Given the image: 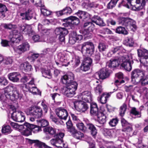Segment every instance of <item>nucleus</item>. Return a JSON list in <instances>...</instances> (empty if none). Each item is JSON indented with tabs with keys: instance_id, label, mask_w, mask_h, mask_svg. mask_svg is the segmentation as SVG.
<instances>
[{
	"instance_id": "1",
	"label": "nucleus",
	"mask_w": 148,
	"mask_h": 148,
	"mask_svg": "<svg viewBox=\"0 0 148 148\" xmlns=\"http://www.w3.org/2000/svg\"><path fill=\"white\" fill-rule=\"evenodd\" d=\"M62 82L66 85L63 88L64 95L68 97H73L75 94V91L77 89V84L73 81L74 76L72 73H69L62 76L61 78Z\"/></svg>"
},
{
	"instance_id": "2",
	"label": "nucleus",
	"mask_w": 148,
	"mask_h": 148,
	"mask_svg": "<svg viewBox=\"0 0 148 148\" xmlns=\"http://www.w3.org/2000/svg\"><path fill=\"white\" fill-rule=\"evenodd\" d=\"M132 82L134 83L140 84L142 86L148 85V75L140 69H134L131 73Z\"/></svg>"
},
{
	"instance_id": "3",
	"label": "nucleus",
	"mask_w": 148,
	"mask_h": 148,
	"mask_svg": "<svg viewBox=\"0 0 148 148\" xmlns=\"http://www.w3.org/2000/svg\"><path fill=\"white\" fill-rule=\"evenodd\" d=\"M82 53L84 56H91L95 51V47L93 43L90 41L86 42L81 45Z\"/></svg>"
},
{
	"instance_id": "4",
	"label": "nucleus",
	"mask_w": 148,
	"mask_h": 148,
	"mask_svg": "<svg viewBox=\"0 0 148 148\" xmlns=\"http://www.w3.org/2000/svg\"><path fill=\"white\" fill-rule=\"evenodd\" d=\"M118 20L119 24L120 25L127 27L132 29L136 28L135 21L129 18L119 17Z\"/></svg>"
},
{
	"instance_id": "5",
	"label": "nucleus",
	"mask_w": 148,
	"mask_h": 148,
	"mask_svg": "<svg viewBox=\"0 0 148 148\" xmlns=\"http://www.w3.org/2000/svg\"><path fill=\"white\" fill-rule=\"evenodd\" d=\"M27 114V115L33 116L35 118H39L42 116V111L40 107H32L28 109Z\"/></svg>"
},
{
	"instance_id": "6",
	"label": "nucleus",
	"mask_w": 148,
	"mask_h": 148,
	"mask_svg": "<svg viewBox=\"0 0 148 148\" xmlns=\"http://www.w3.org/2000/svg\"><path fill=\"white\" fill-rule=\"evenodd\" d=\"M26 127L25 131L23 133V135L28 136L31 134L32 131L34 133H37L41 130V128L39 126L25 123Z\"/></svg>"
},
{
	"instance_id": "7",
	"label": "nucleus",
	"mask_w": 148,
	"mask_h": 148,
	"mask_svg": "<svg viewBox=\"0 0 148 148\" xmlns=\"http://www.w3.org/2000/svg\"><path fill=\"white\" fill-rule=\"evenodd\" d=\"M84 101H75L73 103L75 109L81 112H84L89 108L88 105Z\"/></svg>"
},
{
	"instance_id": "8",
	"label": "nucleus",
	"mask_w": 148,
	"mask_h": 148,
	"mask_svg": "<svg viewBox=\"0 0 148 148\" xmlns=\"http://www.w3.org/2000/svg\"><path fill=\"white\" fill-rule=\"evenodd\" d=\"M54 32L56 35H59L58 39L62 42L64 41L65 36L68 34V32L65 28L59 27L56 29Z\"/></svg>"
},
{
	"instance_id": "9",
	"label": "nucleus",
	"mask_w": 148,
	"mask_h": 148,
	"mask_svg": "<svg viewBox=\"0 0 148 148\" xmlns=\"http://www.w3.org/2000/svg\"><path fill=\"white\" fill-rule=\"evenodd\" d=\"M9 39L10 40V42L12 43H17L23 39L22 36L19 32L17 30H14L13 31L12 35L10 34L8 37Z\"/></svg>"
},
{
	"instance_id": "10",
	"label": "nucleus",
	"mask_w": 148,
	"mask_h": 148,
	"mask_svg": "<svg viewBox=\"0 0 148 148\" xmlns=\"http://www.w3.org/2000/svg\"><path fill=\"white\" fill-rule=\"evenodd\" d=\"M7 88L12 90V93L11 95L10 100L13 101L18 99H21L22 97V95L19 93L15 86L10 85Z\"/></svg>"
},
{
	"instance_id": "11",
	"label": "nucleus",
	"mask_w": 148,
	"mask_h": 148,
	"mask_svg": "<svg viewBox=\"0 0 148 148\" xmlns=\"http://www.w3.org/2000/svg\"><path fill=\"white\" fill-rule=\"evenodd\" d=\"M11 118L15 121L22 122L25 120V117L23 113L19 111L13 112L12 114Z\"/></svg>"
},
{
	"instance_id": "12",
	"label": "nucleus",
	"mask_w": 148,
	"mask_h": 148,
	"mask_svg": "<svg viewBox=\"0 0 148 148\" xmlns=\"http://www.w3.org/2000/svg\"><path fill=\"white\" fill-rule=\"evenodd\" d=\"M83 26L84 28H86L83 32L85 35L91 34L95 29V25L91 22L84 23Z\"/></svg>"
},
{
	"instance_id": "13",
	"label": "nucleus",
	"mask_w": 148,
	"mask_h": 148,
	"mask_svg": "<svg viewBox=\"0 0 148 148\" xmlns=\"http://www.w3.org/2000/svg\"><path fill=\"white\" fill-rule=\"evenodd\" d=\"M56 113L60 119L66 120L68 115L67 110L62 107H60L56 109Z\"/></svg>"
},
{
	"instance_id": "14",
	"label": "nucleus",
	"mask_w": 148,
	"mask_h": 148,
	"mask_svg": "<svg viewBox=\"0 0 148 148\" xmlns=\"http://www.w3.org/2000/svg\"><path fill=\"white\" fill-rule=\"evenodd\" d=\"M138 56L140 58V62L146 61L148 63V51L145 49H142L137 50Z\"/></svg>"
},
{
	"instance_id": "15",
	"label": "nucleus",
	"mask_w": 148,
	"mask_h": 148,
	"mask_svg": "<svg viewBox=\"0 0 148 148\" xmlns=\"http://www.w3.org/2000/svg\"><path fill=\"white\" fill-rule=\"evenodd\" d=\"M121 57H117L114 59H112L106 63L107 66L110 68H114L118 66L120 64L121 60Z\"/></svg>"
},
{
	"instance_id": "16",
	"label": "nucleus",
	"mask_w": 148,
	"mask_h": 148,
	"mask_svg": "<svg viewBox=\"0 0 148 148\" xmlns=\"http://www.w3.org/2000/svg\"><path fill=\"white\" fill-rule=\"evenodd\" d=\"M109 75V73L107 69L103 68L95 73V76L96 78L98 77L99 79H104L107 77Z\"/></svg>"
},
{
	"instance_id": "17",
	"label": "nucleus",
	"mask_w": 148,
	"mask_h": 148,
	"mask_svg": "<svg viewBox=\"0 0 148 148\" xmlns=\"http://www.w3.org/2000/svg\"><path fill=\"white\" fill-rule=\"evenodd\" d=\"M120 59L122 60L121 62H122L121 64V66L126 70L128 71H130L132 67L131 63L129 60L126 59V58L123 56H121Z\"/></svg>"
},
{
	"instance_id": "18",
	"label": "nucleus",
	"mask_w": 148,
	"mask_h": 148,
	"mask_svg": "<svg viewBox=\"0 0 148 148\" xmlns=\"http://www.w3.org/2000/svg\"><path fill=\"white\" fill-rule=\"evenodd\" d=\"M122 125L123 127L122 131L123 132H130L132 131V125L128 123L125 119L122 118L121 120Z\"/></svg>"
},
{
	"instance_id": "19",
	"label": "nucleus",
	"mask_w": 148,
	"mask_h": 148,
	"mask_svg": "<svg viewBox=\"0 0 148 148\" xmlns=\"http://www.w3.org/2000/svg\"><path fill=\"white\" fill-rule=\"evenodd\" d=\"M7 123L10 124L11 126L20 131H21L23 135V133L25 131L26 125L25 123L23 125H19L17 123L13 122L10 121H8Z\"/></svg>"
},
{
	"instance_id": "20",
	"label": "nucleus",
	"mask_w": 148,
	"mask_h": 148,
	"mask_svg": "<svg viewBox=\"0 0 148 148\" xmlns=\"http://www.w3.org/2000/svg\"><path fill=\"white\" fill-rule=\"evenodd\" d=\"M33 12L30 9H28L24 13L20 14V16L23 20L29 21L31 19L33 14Z\"/></svg>"
},
{
	"instance_id": "21",
	"label": "nucleus",
	"mask_w": 148,
	"mask_h": 148,
	"mask_svg": "<svg viewBox=\"0 0 148 148\" xmlns=\"http://www.w3.org/2000/svg\"><path fill=\"white\" fill-rule=\"evenodd\" d=\"M82 99L83 101L90 103L92 100V95L90 92L85 91L81 93Z\"/></svg>"
},
{
	"instance_id": "22",
	"label": "nucleus",
	"mask_w": 148,
	"mask_h": 148,
	"mask_svg": "<svg viewBox=\"0 0 148 148\" xmlns=\"http://www.w3.org/2000/svg\"><path fill=\"white\" fill-rule=\"evenodd\" d=\"M30 45L27 42L23 43L21 45L18 46L16 48H14V50L16 51H19L21 52L29 50Z\"/></svg>"
},
{
	"instance_id": "23",
	"label": "nucleus",
	"mask_w": 148,
	"mask_h": 148,
	"mask_svg": "<svg viewBox=\"0 0 148 148\" xmlns=\"http://www.w3.org/2000/svg\"><path fill=\"white\" fill-rule=\"evenodd\" d=\"M43 131L47 135L50 136H54L55 137L56 134L57 129L51 126L45 127L43 129Z\"/></svg>"
},
{
	"instance_id": "24",
	"label": "nucleus",
	"mask_w": 148,
	"mask_h": 148,
	"mask_svg": "<svg viewBox=\"0 0 148 148\" xmlns=\"http://www.w3.org/2000/svg\"><path fill=\"white\" fill-rule=\"evenodd\" d=\"M8 78L13 82H18L21 77V74L18 72H14L10 73L8 75Z\"/></svg>"
},
{
	"instance_id": "25",
	"label": "nucleus",
	"mask_w": 148,
	"mask_h": 148,
	"mask_svg": "<svg viewBox=\"0 0 148 148\" xmlns=\"http://www.w3.org/2000/svg\"><path fill=\"white\" fill-rule=\"evenodd\" d=\"M91 20L92 22L99 26L103 27L106 25V24L103 19L98 16H93L91 18Z\"/></svg>"
},
{
	"instance_id": "26",
	"label": "nucleus",
	"mask_w": 148,
	"mask_h": 148,
	"mask_svg": "<svg viewBox=\"0 0 148 148\" xmlns=\"http://www.w3.org/2000/svg\"><path fill=\"white\" fill-rule=\"evenodd\" d=\"M83 37L81 35H76V33H73V35H70L69 37V42L71 45L74 44L77 40L82 39Z\"/></svg>"
},
{
	"instance_id": "27",
	"label": "nucleus",
	"mask_w": 148,
	"mask_h": 148,
	"mask_svg": "<svg viewBox=\"0 0 148 148\" xmlns=\"http://www.w3.org/2000/svg\"><path fill=\"white\" fill-rule=\"evenodd\" d=\"M66 19L67 20V23H68L70 26H71L72 25H77L80 22L79 19L75 16H71L66 18Z\"/></svg>"
},
{
	"instance_id": "28",
	"label": "nucleus",
	"mask_w": 148,
	"mask_h": 148,
	"mask_svg": "<svg viewBox=\"0 0 148 148\" xmlns=\"http://www.w3.org/2000/svg\"><path fill=\"white\" fill-rule=\"evenodd\" d=\"M90 113L93 116H97L99 112H101L98 111V108L97 104L92 102L90 104Z\"/></svg>"
},
{
	"instance_id": "29",
	"label": "nucleus",
	"mask_w": 148,
	"mask_h": 148,
	"mask_svg": "<svg viewBox=\"0 0 148 148\" xmlns=\"http://www.w3.org/2000/svg\"><path fill=\"white\" fill-rule=\"evenodd\" d=\"M20 29L21 32L25 33V34H28L29 35H30L33 32L31 26L28 25H21Z\"/></svg>"
},
{
	"instance_id": "30",
	"label": "nucleus",
	"mask_w": 148,
	"mask_h": 148,
	"mask_svg": "<svg viewBox=\"0 0 148 148\" xmlns=\"http://www.w3.org/2000/svg\"><path fill=\"white\" fill-rule=\"evenodd\" d=\"M86 125L91 135L94 137L95 136L97 133V130L94 125L91 123L87 122Z\"/></svg>"
},
{
	"instance_id": "31",
	"label": "nucleus",
	"mask_w": 148,
	"mask_h": 148,
	"mask_svg": "<svg viewBox=\"0 0 148 148\" xmlns=\"http://www.w3.org/2000/svg\"><path fill=\"white\" fill-rule=\"evenodd\" d=\"M20 68L23 71L25 72H29L32 71L33 69L30 64L28 62H26L21 64Z\"/></svg>"
},
{
	"instance_id": "32",
	"label": "nucleus",
	"mask_w": 148,
	"mask_h": 148,
	"mask_svg": "<svg viewBox=\"0 0 148 148\" xmlns=\"http://www.w3.org/2000/svg\"><path fill=\"white\" fill-rule=\"evenodd\" d=\"M29 143L31 144L35 143V145L39 148H50L49 146L46 145L45 143L41 142L38 140H31L29 139Z\"/></svg>"
},
{
	"instance_id": "33",
	"label": "nucleus",
	"mask_w": 148,
	"mask_h": 148,
	"mask_svg": "<svg viewBox=\"0 0 148 148\" xmlns=\"http://www.w3.org/2000/svg\"><path fill=\"white\" fill-rule=\"evenodd\" d=\"M72 12L71 9L69 7H67L64 8L62 10L56 12V14L58 16L63 14H70Z\"/></svg>"
},
{
	"instance_id": "34",
	"label": "nucleus",
	"mask_w": 148,
	"mask_h": 148,
	"mask_svg": "<svg viewBox=\"0 0 148 148\" xmlns=\"http://www.w3.org/2000/svg\"><path fill=\"white\" fill-rule=\"evenodd\" d=\"M111 93H103L100 97H98V100L102 104L106 103L108 99L110 97Z\"/></svg>"
},
{
	"instance_id": "35",
	"label": "nucleus",
	"mask_w": 148,
	"mask_h": 148,
	"mask_svg": "<svg viewBox=\"0 0 148 148\" xmlns=\"http://www.w3.org/2000/svg\"><path fill=\"white\" fill-rule=\"evenodd\" d=\"M116 78L118 79L116 80L114 84L116 86H118L125 82L124 80L121 79L123 77V75L122 73H119L116 74Z\"/></svg>"
},
{
	"instance_id": "36",
	"label": "nucleus",
	"mask_w": 148,
	"mask_h": 148,
	"mask_svg": "<svg viewBox=\"0 0 148 148\" xmlns=\"http://www.w3.org/2000/svg\"><path fill=\"white\" fill-rule=\"evenodd\" d=\"M96 116L98 122L101 124H103L106 123V117L102 112H99Z\"/></svg>"
},
{
	"instance_id": "37",
	"label": "nucleus",
	"mask_w": 148,
	"mask_h": 148,
	"mask_svg": "<svg viewBox=\"0 0 148 148\" xmlns=\"http://www.w3.org/2000/svg\"><path fill=\"white\" fill-rule=\"evenodd\" d=\"M123 43L127 46L130 47H133L134 45V41L133 38L128 37H126L123 41Z\"/></svg>"
},
{
	"instance_id": "38",
	"label": "nucleus",
	"mask_w": 148,
	"mask_h": 148,
	"mask_svg": "<svg viewBox=\"0 0 148 148\" xmlns=\"http://www.w3.org/2000/svg\"><path fill=\"white\" fill-rule=\"evenodd\" d=\"M41 70L43 77L45 78L47 77L49 79L51 78L52 74L49 69L42 68H41Z\"/></svg>"
},
{
	"instance_id": "39",
	"label": "nucleus",
	"mask_w": 148,
	"mask_h": 148,
	"mask_svg": "<svg viewBox=\"0 0 148 148\" xmlns=\"http://www.w3.org/2000/svg\"><path fill=\"white\" fill-rule=\"evenodd\" d=\"M73 136L77 139H81L84 137V134L80 132L77 131L75 129L72 132H71Z\"/></svg>"
},
{
	"instance_id": "40",
	"label": "nucleus",
	"mask_w": 148,
	"mask_h": 148,
	"mask_svg": "<svg viewBox=\"0 0 148 148\" xmlns=\"http://www.w3.org/2000/svg\"><path fill=\"white\" fill-rule=\"evenodd\" d=\"M12 131V130L9 125H4L2 127L1 132L2 133L5 134H9Z\"/></svg>"
},
{
	"instance_id": "41",
	"label": "nucleus",
	"mask_w": 148,
	"mask_h": 148,
	"mask_svg": "<svg viewBox=\"0 0 148 148\" xmlns=\"http://www.w3.org/2000/svg\"><path fill=\"white\" fill-rule=\"evenodd\" d=\"M108 47V45L104 42L99 43L98 46L99 51L101 53L106 51Z\"/></svg>"
},
{
	"instance_id": "42",
	"label": "nucleus",
	"mask_w": 148,
	"mask_h": 148,
	"mask_svg": "<svg viewBox=\"0 0 148 148\" xmlns=\"http://www.w3.org/2000/svg\"><path fill=\"white\" fill-rule=\"evenodd\" d=\"M116 32L119 34H122L124 35H127L128 32L125 28L123 27L119 26L117 27L116 30Z\"/></svg>"
},
{
	"instance_id": "43",
	"label": "nucleus",
	"mask_w": 148,
	"mask_h": 148,
	"mask_svg": "<svg viewBox=\"0 0 148 148\" xmlns=\"http://www.w3.org/2000/svg\"><path fill=\"white\" fill-rule=\"evenodd\" d=\"M140 62L142 64L140 70L145 73V75H148L146 74V72L148 70V63L146 61H142V62Z\"/></svg>"
},
{
	"instance_id": "44",
	"label": "nucleus",
	"mask_w": 148,
	"mask_h": 148,
	"mask_svg": "<svg viewBox=\"0 0 148 148\" xmlns=\"http://www.w3.org/2000/svg\"><path fill=\"white\" fill-rule=\"evenodd\" d=\"M114 130L113 129H103V134L106 136H112L114 132Z\"/></svg>"
},
{
	"instance_id": "45",
	"label": "nucleus",
	"mask_w": 148,
	"mask_h": 148,
	"mask_svg": "<svg viewBox=\"0 0 148 148\" xmlns=\"http://www.w3.org/2000/svg\"><path fill=\"white\" fill-rule=\"evenodd\" d=\"M66 124L68 131L70 133L72 132L75 129L73 126L72 121L70 119L69 120L66 122Z\"/></svg>"
},
{
	"instance_id": "46",
	"label": "nucleus",
	"mask_w": 148,
	"mask_h": 148,
	"mask_svg": "<svg viewBox=\"0 0 148 148\" xmlns=\"http://www.w3.org/2000/svg\"><path fill=\"white\" fill-rule=\"evenodd\" d=\"M130 113L137 117H140L141 116V112L138 111L136 108L135 107L132 108L130 110Z\"/></svg>"
},
{
	"instance_id": "47",
	"label": "nucleus",
	"mask_w": 148,
	"mask_h": 148,
	"mask_svg": "<svg viewBox=\"0 0 148 148\" xmlns=\"http://www.w3.org/2000/svg\"><path fill=\"white\" fill-rule=\"evenodd\" d=\"M76 125L79 130L84 132L86 130V127L82 122H76Z\"/></svg>"
},
{
	"instance_id": "48",
	"label": "nucleus",
	"mask_w": 148,
	"mask_h": 148,
	"mask_svg": "<svg viewBox=\"0 0 148 148\" xmlns=\"http://www.w3.org/2000/svg\"><path fill=\"white\" fill-rule=\"evenodd\" d=\"M123 49L122 47L120 46H114L112 47L110 50V52L112 54L115 53L117 52H119Z\"/></svg>"
},
{
	"instance_id": "49",
	"label": "nucleus",
	"mask_w": 148,
	"mask_h": 148,
	"mask_svg": "<svg viewBox=\"0 0 148 148\" xmlns=\"http://www.w3.org/2000/svg\"><path fill=\"white\" fill-rule=\"evenodd\" d=\"M127 109L126 104L124 103L123 105L120 107L119 114L121 116H123L125 114Z\"/></svg>"
},
{
	"instance_id": "50",
	"label": "nucleus",
	"mask_w": 148,
	"mask_h": 148,
	"mask_svg": "<svg viewBox=\"0 0 148 148\" xmlns=\"http://www.w3.org/2000/svg\"><path fill=\"white\" fill-rule=\"evenodd\" d=\"M7 11V8L6 6L3 4L0 3V14H2L4 17L5 16V14L3 13Z\"/></svg>"
},
{
	"instance_id": "51",
	"label": "nucleus",
	"mask_w": 148,
	"mask_h": 148,
	"mask_svg": "<svg viewBox=\"0 0 148 148\" xmlns=\"http://www.w3.org/2000/svg\"><path fill=\"white\" fill-rule=\"evenodd\" d=\"M119 0H111L110 2L108 4V8L112 9L114 7Z\"/></svg>"
},
{
	"instance_id": "52",
	"label": "nucleus",
	"mask_w": 148,
	"mask_h": 148,
	"mask_svg": "<svg viewBox=\"0 0 148 148\" xmlns=\"http://www.w3.org/2000/svg\"><path fill=\"white\" fill-rule=\"evenodd\" d=\"M82 63L90 66L92 63V60L90 57H86L84 59Z\"/></svg>"
},
{
	"instance_id": "53",
	"label": "nucleus",
	"mask_w": 148,
	"mask_h": 148,
	"mask_svg": "<svg viewBox=\"0 0 148 148\" xmlns=\"http://www.w3.org/2000/svg\"><path fill=\"white\" fill-rule=\"evenodd\" d=\"M94 90L96 94L99 95L102 92V86L100 84L98 85L95 88Z\"/></svg>"
},
{
	"instance_id": "54",
	"label": "nucleus",
	"mask_w": 148,
	"mask_h": 148,
	"mask_svg": "<svg viewBox=\"0 0 148 148\" xmlns=\"http://www.w3.org/2000/svg\"><path fill=\"white\" fill-rule=\"evenodd\" d=\"M119 120L117 118H113L111 120L109 123L110 126L112 127L115 126L118 122Z\"/></svg>"
},
{
	"instance_id": "55",
	"label": "nucleus",
	"mask_w": 148,
	"mask_h": 148,
	"mask_svg": "<svg viewBox=\"0 0 148 148\" xmlns=\"http://www.w3.org/2000/svg\"><path fill=\"white\" fill-rule=\"evenodd\" d=\"M2 26L5 29L9 30L12 29L15 27L14 25H12L11 23H3L2 24Z\"/></svg>"
},
{
	"instance_id": "56",
	"label": "nucleus",
	"mask_w": 148,
	"mask_h": 148,
	"mask_svg": "<svg viewBox=\"0 0 148 148\" xmlns=\"http://www.w3.org/2000/svg\"><path fill=\"white\" fill-rule=\"evenodd\" d=\"M89 141H87V142L89 144V147L88 148H95V143L93 140H92L91 137H89Z\"/></svg>"
},
{
	"instance_id": "57",
	"label": "nucleus",
	"mask_w": 148,
	"mask_h": 148,
	"mask_svg": "<svg viewBox=\"0 0 148 148\" xmlns=\"http://www.w3.org/2000/svg\"><path fill=\"white\" fill-rule=\"evenodd\" d=\"M90 66L86 65L83 63H82L80 66L81 69L84 71H88L90 69Z\"/></svg>"
},
{
	"instance_id": "58",
	"label": "nucleus",
	"mask_w": 148,
	"mask_h": 148,
	"mask_svg": "<svg viewBox=\"0 0 148 148\" xmlns=\"http://www.w3.org/2000/svg\"><path fill=\"white\" fill-rule=\"evenodd\" d=\"M42 13L45 16H47L51 14V12L45 8H42L41 10Z\"/></svg>"
},
{
	"instance_id": "59",
	"label": "nucleus",
	"mask_w": 148,
	"mask_h": 148,
	"mask_svg": "<svg viewBox=\"0 0 148 148\" xmlns=\"http://www.w3.org/2000/svg\"><path fill=\"white\" fill-rule=\"evenodd\" d=\"M8 86H7V87L5 88L4 90V94L5 95L6 98L10 99L11 95L9 93V90L10 89L9 88H7Z\"/></svg>"
},
{
	"instance_id": "60",
	"label": "nucleus",
	"mask_w": 148,
	"mask_h": 148,
	"mask_svg": "<svg viewBox=\"0 0 148 148\" xmlns=\"http://www.w3.org/2000/svg\"><path fill=\"white\" fill-rule=\"evenodd\" d=\"M40 123L41 126L42 127H46L49 125V122L47 120L42 119L40 120Z\"/></svg>"
},
{
	"instance_id": "61",
	"label": "nucleus",
	"mask_w": 148,
	"mask_h": 148,
	"mask_svg": "<svg viewBox=\"0 0 148 148\" xmlns=\"http://www.w3.org/2000/svg\"><path fill=\"white\" fill-rule=\"evenodd\" d=\"M8 84V81L5 77H0V84L1 85L5 86L7 85Z\"/></svg>"
},
{
	"instance_id": "62",
	"label": "nucleus",
	"mask_w": 148,
	"mask_h": 148,
	"mask_svg": "<svg viewBox=\"0 0 148 148\" xmlns=\"http://www.w3.org/2000/svg\"><path fill=\"white\" fill-rule=\"evenodd\" d=\"M3 61L4 64L6 65L11 64L13 62L12 60L10 57L5 58L4 59H3Z\"/></svg>"
},
{
	"instance_id": "63",
	"label": "nucleus",
	"mask_w": 148,
	"mask_h": 148,
	"mask_svg": "<svg viewBox=\"0 0 148 148\" xmlns=\"http://www.w3.org/2000/svg\"><path fill=\"white\" fill-rule=\"evenodd\" d=\"M9 41H8L6 40H2L1 42L2 45L3 47H7L9 46V43H13L12 42H10V40Z\"/></svg>"
},
{
	"instance_id": "64",
	"label": "nucleus",
	"mask_w": 148,
	"mask_h": 148,
	"mask_svg": "<svg viewBox=\"0 0 148 148\" xmlns=\"http://www.w3.org/2000/svg\"><path fill=\"white\" fill-rule=\"evenodd\" d=\"M86 12H85L79 10L76 14L80 19H82L84 17Z\"/></svg>"
}]
</instances>
